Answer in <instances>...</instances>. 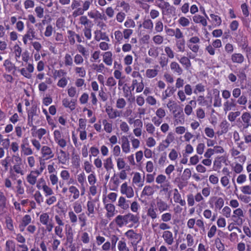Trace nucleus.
I'll return each instance as SVG.
<instances>
[{"instance_id":"nucleus-1","label":"nucleus","mask_w":251,"mask_h":251,"mask_svg":"<svg viewBox=\"0 0 251 251\" xmlns=\"http://www.w3.org/2000/svg\"><path fill=\"white\" fill-rule=\"evenodd\" d=\"M139 218L138 215H134L128 213L124 216L118 215L115 218V222L119 226L122 227L124 224L126 225L130 222L133 224H138Z\"/></svg>"},{"instance_id":"nucleus-2","label":"nucleus","mask_w":251,"mask_h":251,"mask_svg":"<svg viewBox=\"0 0 251 251\" xmlns=\"http://www.w3.org/2000/svg\"><path fill=\"white\" fill-rule=\"evenodd\" d=\"M174 140V133L172 132H170L167 137V138L165 140L163 141V143H161L158 147V150L159 151H163L166 148H168L169 146V144L171 142H173Z\"/></svg>"},{"instance_id":"nucleus-3","label":"nucleus","mask_w":251,"mask_h":251,"mask_svg":"<svg viewBox=\"0 0 251 251\" xmlns=\"http://www.w3.org/2000/svg\"><path fill=\"white\" fill-rule=\"evenodd\" d=\"M215 201H216L215 203V208L218 209H221L224 204V201L223 199L221 197H212L209 201V203L211 205V207H213V202Z\"/></svg>"},{"instance_id":"nucleus-4","label":"nucleus","mask_w":251,"mask_h":251,"mask_svg":"<svg viewBox=\"0 0 251 251\" xmlns=\"http://www.w3.org/2000/svg\"><path fill=\"white\" fill-rule=\"evenodd\" d=\"M241 118L243 122V126L244 128H247L251 126V115L249 113L244 112L242 114Z\"/></svg>"},{"instance_id":"nucleus-5","label":"nucleus","mask_w":251,"mask_h":251,"mask_svg":"<svg viewBox=\"0 0 251 251\" xmlns=\"http://www.w3.org/2000/svg\"><path fill=\"white\" fill-rule=\"evenodd\" d=\"M76 100L72 99L69 100L68 99H64L62 100V104L65 107L69 108L71 110H73L75 108V102Z\"/></svg>"},{"instance_id":"nucleus-6","label":"nucleus","mask_w":251,"mask_h":251,"mask_svg":"<svg viewBox=\"0 0 251 251\" xmlns=\"http://www.w3.org/2000/svg\"><path fill=\"white\" fill-rule=\"evenodd\" d=\"M162 237L169 245H171L173 243L174 238L173 233L171 231L169 230L165 231L163 232Z\"/></svg>"},{"instance_id":"nucleus-7","label":"nucleus","mask_w":251,"mask_h":251,"mask_svg":"<svg viewBox=\"0 0 251 251\" xmlns=\"http://www.w3.org/2000/svg\"><path fill=\"white\" fill-rule=\"evenodd\" d=\"M236 101L235 99H231L229 100L226 101L224 104L225 111H229L233 107L236 106Z\"/></svg>"},{"instance_id":"nucleus-8","label":"nucleus","mask_w":251,"mask_h":251,"mask_svg":"<svg viewBox=\"0 0 251 251\" xmlns=\"http://www.w3.org/2000/svg\"><path fill=\"white\" fill-rule=\"evenodd\" d=\"M95 38L97 41H100V39L109 41V39L106 35V33L102 32L100 30H97L95 31Z\"/></svg>"},{"instance_id":"nucleus-9","label":"nucleus","mask_w":251,"mask_h":251,"mask_svg":"<svg viewBox=\"0 0 251 251\" xmlns=\"http://www.w3.org/2000/svg\"><path fill=\"white\" fill-rule=\"evenodd\" d=\"M229 124L226 120L223 121L220 125L221 130L217 131V134L221 135L224 133H226L228 131V128Z\"/></svg>"},{"instance_id":"nucleus-10","label":"nucleus","mask_w":251,"mask_h":251,"mask_svg":"<svg viewBox=\"0 0 251 251\" xmlns=\"http://www.w3.org/2000/svg\"><path fill=\"white\" fill-rule=\"evenodd\" d=\"M28 30L26 33L25 35L26 38L30 40H32L33 38L37 39L35 35V31L32 26L29 25L27 24Z\"/></svg>"},{"instance_id":"nucleus-11","label":"nucleus","mask_w":251,"mask_h":251,"mask_svg":"<svg viewBox=\"0 0 251 251\" xmlns=\"http://www.w3.org/2000/svg\"><path fill=\"white\" fill-rule=\"evenodd\" d=\"M231 60L234 63H242L244 60L243 55L241 53H234L231 55Z\"/></svg>"},{"instance_id":"nucleus-12","label":"nucleus","mask_w":251,"mask_h":251,"mask_svg":"<svg viewBox=\"0 0 251 251\" xmlns=\"http://www.w3.org/2000/svg\"><path fill=\"white\" fill-rule=\"evenodd\" d=\"M125 235L131 239H138L139 240H141V235L135 233L132 229H130L128 230L126 233Z\"/></svg>"},{"instance_id":"nucleus-13","label":"nucleus","mask_w":251,"mask_h":251,"mask_svg":"<svg viewBox=\"0 0 251 251\" xmlns=\"http://www.w3.org/2000/svg\"><path fill=\"white\" fill-rule=\"evenodd\" d=\"M157 206L158 208V210L161 212L165 210H166L169 208V206L168 205L167 203L162 201L161 200H159L157 201Z\"/></svg>"},{"instance_id":"nucleus-14","label":"nucleus","mask_w":251,"mask_h":251,"mask_svg":"<svg viewBox=\"0 0 251 251\" xmlns=\"http://www.w3.org/2000/svg\"><path fill=\"white\" fill-rule=\"evenodd\" d=\"M112 54L110 51L105 52L103 55V61L107 65H111L112 63Z\"/></svg>"},{"instance_id":"nucleus-15","label":"nucleus","mask_w":251,"mask_h":251,"mask_svg":"<svg viewBox=\"0 0 251 251\" xmlns=\"http://www.w3.org/2000/svg\"><path fill=\"white\" fill-rule=\"evenodd\" d=\"M154 191L152 187L151 186H146L142 192V195L146 196H151L154 193Z\"/></svg>"},{"instance_id":"nucleus-16","label":"nucleus","mask_w":251,"mask_h":251,"mask_svg":"<svg viewBox=\"0 0 251 251\" xmlns=\"http://www.w3.org/2000/svg\"><path fill=\"white\" fill-rule=\"evenodd\" d=\"M171 69L176 72L178 75H181L183 71L178 64L176 62H173L171 63Z\"/></svg>"},{"instance_id":"nucleus-17","label":"nucleus","mask_w":251,"mask_h":251,"mask_svg":"<svg viewBox=\"0 0 251 251\" xmlns=\"http://www.w3.org/2000/svg\"><path fill=\"white\" fill-rule=\"evenodd\" d=\"M104 167L107 171L113 169V164L111 157L107 158L104 160Z\"/></svg>"},{"instance_id":"nucleus-18","label":"nucleus","mask_w":251,"mask_h":251,"mask_svg":"<svg viewBox=\"0 0 251 251\" xmlns=\"http://www.w3.org/2000/svg\"><path fill=\"white\" fill-rule=\"evenodd\" d=\"M118 205L123 209H126L129 207V204L126 202L123 197H121L119 200Z\"/></svg>"},{"instance_id":"nucleus-19","label":"nucleus","mask_w":251,"mask_h":251,"mask_svg":"<svg viewBox=\"0 0 251 251\" xmlns=\"http://www.w3.org/2000/svg\"><path fill=\"white\" fill-rule=\"evenodd\" d=\"M6 251H15V245L12 240H8L6 243Z\"/></svg>"},{"instance_id":"nucleus-20","label":"nucleus","mask_w":251,"mask_h":251,"mask_svg":"<svg viewBox=\"0 0 251 251\" xmlns=\"http://www.w3.org/2000/svg\"><path fill=\"white\" fill-rule=\"evenodd\" d=\"M158 70L156 69H148L146 71V75L148 77L152 78L157 75Z\"/></svg>"},{"instance_id":"nucleus-21","label":"nucleus","mask_w":251,"mask_h":251,"mask_svg":"<svg viewBox=\"0 0 251 251\" xmlns=\"http://www.w3.org/2000/svg\"><path fill=\"white\" fill-rule=\"evenodd\" d=\"M31 221V219L30 216L29 215H25L24 216L22 219V226H27Z\"/></svg>"},{"instance_id":"nucleus-22","label":"nucleus","mask_w":251,"mask_h":251,"mask_svg":"<svg viewBox=\"0 0 251 251\" xmlns=\"http://www.w3.org/2000/svg\"><path fill=\"white\" fill-rule=\"evenodd\" d=\"M69 191L74 194L73 198L74 199H76L79 197V190L74 186H72L69 188Z\"/></svg>"},{"instance_id":"nucleus-23","label":"nucleus","mask_w":251,"mask_h":251,"mask_svg":"<svg viewBox=\"0 0 251 251\" xmlns=\"http://www.w3.org/2000/svg\"><path fill=\"white\" fill-rule=\"evenodd\" d=\"M49 220V216L47 213L41 214L40 216V222L43 225H47Z\"/></svg>"},{"instance_id":"nucleus-24","label":"nucleus","mask_w":251,"mask_h":251,"mask_svg":"<svg viewBox=\"0 0 251 251\" xmlns=\"http://www.w3.org/2000/svg\"><path fill=\"white\" fill-rule=\"evenodd\" d=\"M215 243L216 245V247L217 249L219 251H223L225 249V247L224 244L221 242V240L219 238H217L215 239Z\"/></svg>"},{"instance_id":"nucleus-25","label":"nucleus","mask_w":251,"mask_h":251,"mask_svg":"<svg viewBox=\"0 0 251 251\" xmlns=\"http://www.w3.org/2000/svg\"><path fill=\"white\" fill-rule=\"evenodd\" d=\"M3 65L5 66L6 69L9 72L11 71L15 68L14 64H13L8 59L5 60Z\"/></svg>"},{"instance_id":"nucleus-26","label":"nucleus","mask_w":251,"mask_h":251,"mask_svg":"<svg viewBox=\"0 0 251 251\" xmlns=\"http://www.w3.org/2000/svg\"><path fill=\"white\" fill-rule=\"evenodd\" d=\"M41 152L44 157L48 155H50L52 153L50 148L45 146L42 148Z\"/></svg>"},{"instance_id":"nucleus-27","label":"nucleus","mask_w":251,"mask_h":251,"mask_svg":"<svg viewBox=\"0 0 251 251\" xmlns=\"http://www.w3.org/2000/svg\"><path fill=\"white\" fill-rule=\"evenodd\" d=\"M240 115V112L236 111L235 112H230L228 116V119L231 122H233L235 120L236 118Z\"/></svg>"},{"instance_id":"nucleus-28","label":"nucleus","mask_w":251,"mask_h":251,"mask_svg":"<svg viewBox=\"0 0 251 251\" xmlns=\"http://www.w3.org/2000/svg\"><path fill=\"white\" fill-rule=\"evenodd\" d=\"M184 39H181L177 41L176 45L178 49L181 51H184V45H185Z\"/></svg>"},{"instance_id":"nucleus-29","label":"nucleus","mask_w":251,"mask_h":251,"mask_svg":"<svg viewBox=\"0 0 251 251\" xmlns=\"http://www.w3.org/2000/svg\"><path fill=\"white\" fill-rule=\"evenodd\" d=\"M113 108L110 106H107L105 109V111L108 115L110 119H115V114H113Z\"/></svg>"},{"instance_id":"nucleus-30","label":"nucleus","mask_w":251,"mask_h":251,"mask_svg":"<svg viewBox=\"0 0 251 251\" xmlns=\"http://www.w3.org/2000/svg\"><path fill=\"white\" fill-rule=\"evenodd\" d=\"M126 105V100L123 98L118 99L116 102V107L118 108H123Z\"/></svg>"},{"instance_id":"nucleus-31","label":"nucleus","mask_w":251,"mask_h":251,"mask_svg":"<svg viewBox=\"0 0 251 251\" xmlns=\"http://www.w3.org/2000/svg\"><path fill=\"white\" fill-rule=\"evenodd\" d=\"M191 176V172L189 169H186L184 170L183 175L182 176V179L183 180H187Z\"/></svg>"},{"instance_id":"nucleus-32","label":"nucleus","mask_w":251,"mask_h":251,"mask_svg":"<svg viewBox=\"0 0 251 251\" xmlns=\"http://www.w3.org/2000/svg\"><path fill=\"white\" fill-rule=\"evenodd\" d=\"M213 105L215 107H220L221 106V98L220 97L219 92L215 95Z\"/></svg>"},{"instance_id":"nucleus-33","label":"nucleus","mask_w":251,"mask_h":251,"mask_svg":"<svg viewBox=\"0 0 251 251\" xmlns=\"http://www.w3.org/2000/svg\"><path fill=\"white\" fill-rule=\"evenodd\" d=\"M156 210V209H154L152 207H150L148 210V215L151 217L152 219L156 218L157 214L155 211Z\"/></svg>"},{"instance_id":"nucleus-34","label":"nucleus","mask_w":251,"mask_h":251,"mask_svg":"<svg viewBox=\"0 0 251 251\" xmlns=\"http://www.w3.org/2000/svg\"><path fill=\"white\" fill-rule=\"evenodd\" d=\"M102 123L104 125V130L108 133H110L112 131V125L107 123L106 120H103Z\"/></svg>"},{"instance_id":"nucleus-35","label":"nucleus","mask_w":251,"mask_h":251,"mask_svg":"<svg viewBox=\"0 0 251 251\" xmlns=\"http://www.w3.org/2000/svg\"><path fill=\"white\" fill-rule=\"evenodd\" d=\"M5 223L6 224V226L9 230L10 231H13L14 230L13 221L11 218H7L5 220Z\"/></svg>"},{"instance_id":"nucleus-36","label":"nucleus","mask_w":251,"mask_h":251,"mask_svg":"<svg viewBox=\"0 0 251 251\" xmlns=\"http://www.w3.org/2000/svg\"><path fill=\"white\" fill-rule=\"evenodd\" d=\"M178 23L183 26H186L190 24L189 20L184 17H181L178 20Z\"/></svg>"},{"instance_id":"nucleus-37","label":"nucleus","mask_w":251,"mask_h":251,"mask_svg":"<svg viewBox=\"0 0 251 251\" xmlns=\"http://www.w3.org/2000/svg\"><path fill=\"white\" fill-rule=\"evenodd\" d=\"M143 26L147 29H152L153 27V23L151 20H145L143 23Z\"/></svg>"},{"instance_id":"nucleus-38","label":"nucleus","mask_w":251,"mask_h":251,"mask_svg":"<svg viewBox=\"0 0 251 251\" xmlns=\"http://www.w3.org/2000/svg\"><path fill=\"white\" fill-rule=\"evenodd\" d=\"M65 64L66 66H72L73 65V59L69 54H66L65 56Z\"/></svg>"},{"instance_id":"nucleus-39","label":"nucleus","mask_w":251,"mask_h":251,"mask_svg":"<svg viewBox=\"0 0 251 251\" xmlns=\"http://www.w3.org/2000/svg\"><path fill=\"white\" fill-rule=\"evenodd\" d=\"M236 102L240 105H245L247 102V98L244 95H242L237 100Z\"/></svg>"},{"instance_id":"nucleus-40","label":"nucleus","mask_w":251,"mask_h":251,"mask_svg":"<svg viewBox=\"0 0 251 251\" xmlns=\"http://www.w3.org/2000/svg\"><path fill=\"white\" fill-rule=\"evenodd\" d=\"M66 241H73V233L71 227L68 229L66 233Z\"/></svg>"},{"instance_id":"nucleus-41","label":"nucleus","mask_w":251,"mask_h":251,"mask_svg":"<svg viewBox=\"0 0 251 251\" xmlns=\"http://www.w3.org/2000/svg\"><path fill=\"white\" fill-rule=\"evenodd\" d=\"M210 16L217 25H219L221 24L222 20L219 16L214 14H211Z\"/></svg>"},{"instance_id":"nucleus-42","label":"nucleus","mask_w":251,"mask_h":251,"mask_svg":"<svg viewBox=\"0 0 251 251\" xmlns=\"http://www.w3.org/2000/svg\"><path fill=\"white\" fill-rule=\"evenodd\" d=\"M180 62L186 66L187 67H189L191 66V62L190 60L186 57H182L179 60Z\"/></svg>"},{"instance_id":"nucleus-43","label":"nucleus","mask_w":251,"mask_h":251,"mask_svg":"<svg viewBox=\"0 0 251 251\" xmlns=\"http://www.w3.org/2000/svg\"><path fill=\"white\" fill-rule=\"evenodd\" d=\"M36 176H34L30 174L27 176V180L30 184L34 185L36 183Z\"/></svg>"},{"instance_id":"nucleus-44","label":"nucleus","mask_w":251,"mask_h":251,"mask_svg":"<svg viewBox=\"0 0 251 251\" xmlns=\"http://www.w3.org/2000/svg\"><path fill=\"white\" fill-rule=\"evenodd\" d=\"M6 198L4 196L0 193V210L2 209L5 206Z\"/></svg>"},{"instance_id":"nucleus-45","label":"nucleus","mask_w":251,"mask_h":251,"mask_svg":"<svg viewBox=\"0 0 251 251\" xmlns=\"http://www.w3.org/2000/svg\"><path fill=\"white\" fill-rule=\"evenodd\" d=\"M83 31L85 36L88 39H90L91 38V26L90 27H85L83 29Z\"/></svg>"},{"instance_id":"nucleus-46","label":"nucleus","mask_w":251,"mask_h":251,"mask_svg":"<svg viewBox=\"0 0 251 251\" xmlns=\"http://www.w3.org/2000/svg\"><path fill=\"white\" fill-rule=\"evenodd\" d=\"M241 191L245 194H251V185H246L242 187Z\"/></svg>"},{"instance_id":"nucleus-47","label":"nucleus","mask_w":251,"mask_h":251,"mask_svg":"<svg viewBox=\"0 0 251 251\" xmlns=\"http://www.w3.org/2000/svg\"><path fill=\"white\" fill-rule=\"evenodd\" d=\"M125 162L123 158H118L117 160V167L119 170L122 169L125 167Z\"/></svg>"},{"instance_id":"nucleus-48","label":"nucleus","mask_w":251,"mask_h":251,"mask_svg":"<svg viewBox=\"0 0 251 251\" xmlns=\"http://www.w3.org/2000/svg\"><path fill=\"white\" fill-rule=\"evenodd\" d=\"M172 215L170 213L163 214L161 216V220L165 222H168L171 220Z\"/></svg>"},{"instance_id":"nucleus-49","label":"nucleus","mask_w":251,"mask_h":251,"mask_svg":"<svg viewBox=\"0 0 251 251\" xmlns=\"http://www.w3.org/2000/svg\"><path fill=\"white\" fill-rule=\"evenodd\" d=\"M42 188L44 191L47 194V195H51L53 194L52 189L46 184L43 185Z\"/></svg>"},{"instance_id":"nucleus-50","label":"nucleus","mask_w":251,"mask_h":251,"mask_svg":"<svg viewBox=\"0 0 251 251\" xmlns=\"http://www.w3.org/2000/svg\"><path fill=\"white\" fill-rule=\"evenodd\" d=\"M205 145L203 143H200L197 147V152L199 154H202L203 152Z\"/></svg>"},{"instance_id":"nucleus-51","label":"nucleus","mask_w":251,"mask_h":251,"mask_svg":"<svg viewBox=\"0 0 251 251\" xmlns=\"http://www.w3.org/2000/svg\"><path fill=\"white\" fill-rule=\"evenodd\" d=\"M34 198L36 202L40 204L41 202L43 201L42 195L39 191H36L34 194Z\"/></svg>"},{"instance_id":"nucleus-52","label":"nucleus","mask_w":251,"mask_h":251,"mask_svg":"<svg viewBox=\"0 0 251 251\" xmlns=\"http://www.w3.org/2000/svg\"><path fill=\"white\" fill-rule=\"evenodd\" d=\"M87 209L89 213L93 214L94 212V204L92 201H88L87 202Z\"/></svg>"},{"instance_id":"nucleus-53","label":"nucleus","mask_w":251,"mask_h":251,"mask_svg":"<svg viewBox=\"0 0 251 251\" xmlns=\"http://www.w3.org/2000/svg\"><path fill=\"white\" fill-rule=\"evenodd\" d=\"M205 90L204 87L202 84L199 83L196 86V88L194 91V93L197 94V91L199 92H204Z\"/></svg>"},{"instance_id":"nucleus-54","label":"nucleus","mask_w":251,"mask_h":251,"mask_svg":"<svg viewBox=\"0 0 251 251\" xmlns=\"http://www.w3.org/2000/svg\"><path fill=\"white\" fill-rule=\"evenodd\" d=\"M174 199L176 202H177L181 200V195L178 193V191L177 189H174Z\"/></svg>"},{"instance_id":"nucleus-55","label":"nucleus","mask_w":251,"mask_h":251,"mask_svg":"<svg viewBox=\"0 0 251 251\" xmlns=\"http://www.w3.org/2000/svg\"><path fill=\"white\" fill-rule=\"evenodd\" d=\"M169 157L172 160H176L177 157V153L175 149L172 150L169 153Z\"/></svg>"},{"instance_id":"nucleus-56","label":"nucleus","mask_w":251,"mask_h":251,"mask_svg":"<svg viewBox=\"0 0 251 251\" xmlns=\"http://www.w3.org/2000/svg\"><path fill=\"white\" fill-rule=\"evenodd\" d=\"M205 132L206 135L210 138H212L214 135V132L213 129L209 128V127H206L205 128Z\"/></svg>"},{"instance_id":"nucleus-57","label":"nucleus","mask_w":251,"mask_h":251,"mask_svg":"<svg viewBox=\"0 0 251 251\" xmlns=\"http://www.w3.org/2000/svg\"><path fill=\"white\" fill-rule=\"evenodd\" d=\"M217 228L215 225H213L211 226L210 229V230L208 232V236L209 238H212L214 236L216 231Z\"/></svg>"},{"instance_id":"nucleus-58","label":"nucleus","mask_w":251,"mask_h":251,"mask_svg":"<svg viewBox=\"0 0 251 251\" xmlns=\"http://www.w3.org/2000/svg\"><path fill=\"white\" fill-rule=\"evenodd\" d=\"M163 25L161 21H158L155 25V29L157 32H161L163 30Z\"/></svg>"},{"instance_id":"nucleus-59","label":"nucleus","mask_w":251,"mask_h":251,"mask_svg":"<svg viewBox=\"0 0 251 251\" xmlns=\"http://www.w3.org/2000/svg\"><path fill=\"white\" fill-rule=\"evenodd\" d=\"M241 9L245 17H248L249 15V12L248 9V6L246 3H243L241 5Z\"/></svg>"},{"instance_id":"nucleus-60","label":"nucleus","mask_w":251,"mask_h":251,"mask_svg":"<svg viewBox=\"0 0 251 251\" xmlns=\"http://www.w3.org/2000/svg\"><path fill=\"white\" fill-rule=\"evenodd\" d=\"M116 82L114 78L112 77H109L106 82V85L109 86H114L116 85Z\"/></svg>"},{"instance_id":"nucleus-61","label":"nucleus","mask_w":251,"mask_h":251,"mask_svg":"<svg viewBox=\"0 0 251 251\" xmlns=\"http://www.w3.org/2000/svg\"><path fill=\"white\" fill-rule=\"evenodd\" d=\"M223 215L226 218H228L230 216L231 209L228 206H225L223 209Z\"/></svg>"},{"instance_id":"nucleus-62","label":"nucleus","mask_w":251,"mask_h":251,"mask_svg":"<svg viewBox=\"0 0 251 251\" xmlns=\"http://www.w3.org/2000/svg\"><path fill=\"white\" fill-rule=\"evenodd\" d=\"M156 114L159 118L161 119L165 116V110L162 108H159L157 110Z\"/></svg>"},{"instance_id":"nucleus-63","label":"nucleus","mask_w":251,"mask_h":251,"mask_svg":"<svg viewBox=\"0 0 251 251\" xmlns=\"http://www.w3.org/2000/svg\"><path fill=\"white\" fill-rule=\"evenodd\" d=\"M35 11L39 18H42L43 16L44 9L42 7L40 6L37 7Z\"/></svg>"},{"instance_id":"nucleus-64","label":"nucleus","mask_w":251,"mask_h":251,"mask_svg":"<svg viewBox=\"0 0 251 251\" xmlns=\"http://www.w3.org/2000/svg\"><path fill=\"white\" fill-rule=\"evenodd\" d=\"M167 106L170 110L176 109L178 107L177 104L174 101L172 100H170L167 103Z\"/></svg>"}]
</instances>
